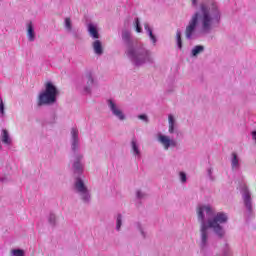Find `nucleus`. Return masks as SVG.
Wrapping results in <instances>:
<instances>
[{"mask_svg": "<svg viewBox=\"0 0 256 256\" xmlns=\"http://www.w3.org/2000/svg\"><path fill=\"white\" fill-rule=\"evenodd\" d=\"M140 232H141L142 237L145 239V237H146L145 236V231H143V228H141V227H140Z\"/></svg>", "mask_w": 256, "mask_h": 256, "instance_id": "33", "label": "nucleus"}, {"mask_svg": "<svg viewBox=\"0 0 256 256\" xmlns=\"http://www.w3.org/2000/svg\"><path fill=\"white\" fill-rule=\"evenodd\" d=\"M59 95V90L57 86L49 81L45 84V90L39 94L38 97V107L42 105H53L57 103V96Z\"/></svg>", "mask_w": 256, "mask_h": 256, "instance_id": "4", "label": "nucleus"}, {"mask_svg": "<svg viewBox=\"0 0 256 256\" xmlns=\"http://www.w3.org/2000/svg\"><path fill=\"white\" fill-rule=\"evenodd\" d=\"M122 41L126 47L125 54L134 67H143V65H147V63H154L151 50L145 48L142 43L133 42L131 32L128 30L122 31Z\"/></svg>", "mask_w": 256, "mask_h": 256, "instance_id": "3", "label": "nucleus"}, {"mask_svg": "<svg viewBox=\"0 0 256 256\" xmlns=\"http://www.w3.org/2000/svg\"><path fill=\"white\" fill-rule=\"evenodd\" d=\"M158 141L163 145L164 149H169V147H177V141L170 139L168 136L160 134Z\"/></svg>", "mask_w": 256, "mask_h": 256, "instance_id": "10", "label": "nucleus"}, {"mask_svg": "<svg viewBox=\"0 0 256 256\" xmlns=\"http://www.w3.org/2000/svg\"><path fill=\"white\" fill-rule=\"evenodd\" d=\"M52 117H53V119H55V117H56L55 114H52Z\"/></svg>", "mask_w": 256, "mask_h": 256, "instance_id": "36", "label": "nucleus"}, {"mask_svg": "<svg viewBox=\"0 0 256 256\" xmlns=\"http://www.w3.org/2000/svg\"><path fill=\"white\" fill-rule=\"evenodd\" d=\"M11 253H12V255L13 256H25V250H23V249H13L12 251H11Z\"/></svg>", "mask_w": 256, "mask_h": 256, "instance_id": "26", "label": "nucleus"}, {"mask_svg": "<svg viewBox=\"0 0 256 256\" xmlns=\"http://www.w3.org/2000/svg\"><path fill=\"white\" fill-rule=\"evenodd\" d=\"M65 29L66 31H72L73 30V24L71 23V18H65Z\"/></svg>", "mask_w": 256, "mask_h": 256, "instance_id": "25", "label": "nucleus"}, {"mask_svg": "<svg viewBox=\"0 0 256 256\" xmlns=\"http://www.w3.org/2000/svg\"><path fill=\"white\" fill-rule=\"evenodd\" d=\"M92 47L96 55H101L103 53V43H101L100 40H95Z\"/></svg>", "mask_w": 256, "mask_h": 256, "instance_id": "16", "label": "nucleus"}, {"mask_svg": "<svg viewBox=\"0 0 256 256\" xmlns=\"http://www.w3.org/2000/svg\"><path fill=\"white\" fill-rule=\"evenodd\" d=\"M179 175L181 183H187V174L185 172H180Z\"/></svg>", "mask_w": 256, "mask_h": 256, "instance_id": "29", "label": "nucleus"}, {"mask_svg": "<svg viewBox=\"0 0 256 256\" xmlns=\"http://www.w3.org/2000/svg\"><path fill=\"white\" fill-rule=\"evenodd\" d=\"M197 217L200 223V248L203 250L209 245V229H213L218 239L225 237L223 223L229 221L225 212L215 214V209L211 205H200L197 208Z\"/></svg>", "mask_w": 256, "mask_h": 256, "instance_id": "2", "label": "nucleus"}, {"mask_svg": "<svg viewBox=\"0 0 256 256\" xmlns=\"http://www.w3.org/2000/svg\"><path fill=\"white\" fill-rule=\"evenodd\" d=\"M138 119H141L142 121H145V123H148V121H149V117H147V114L139 115Z\"/></svg>", "mask_w": 256, "mask_h": 256, "instance_id": "32", "label": "nucleus"}, {"mask_svg": "<svg viewBox=\"0 0 256 256\" xmlns=\"http://www.w3.org/2000/svg\"><path fill=\"white\" fill-rule=\"evenodd\" d=\"M242 199L244 207H246L248 215H253V200H251V192L248 187L242 188Z\"/></svg>", "mask_w": 256, "mask_h": 256, "instance_id": "7", "label": "nucleus"}, {"mask_svg": "<svg viewBox=\"0 0 256 256\" xmlns=\"http://www.w3.org/2000/svg\"><path fill=\"white\" fill-rule=\"evenodd\" d=\"M71 135V150L73 151V153H77V151H79V130H77V128H72Z\"/></svg>", "mask_w": 256, "mask_h": 256, "instance_id": "11", "label": "nucleus"}, {"mask_svg": "<svg viewBox=\"0 0 256 256\" xmlns=\"http://www.w3.org/2000/svg\"><path fill=\"white\" fill-rule=\"evenodd\" d=\"M107 105L114 117H117L120 121H125V114L123 113V110L117 106V103L113 101L112 99L107 100Z\"/></svg>", "mask_w": 256, "mask_h": 256, "instance_id": "8", "label": "nucleus"}, {"mask_svg": "<svg viewBox=\"0 0 256 256\" xmlns=\"http://www.w3.org/2000/svg\"><path fill=\"white\" fill-rule=\"evenodd\" d=\"M207 173H208V177H209L210 181H215V177H213V169L208 168Z\"/></svg>", "mask_w": 256, "mask_h": 256, "instance_id": "31", "label": "nucleus"}, {"mask_svg": "<svg viewBox=\"0 0 256 256\" xmlns=\"http://www.w3.org/2000/svg\"><path fill=\"white\" fill-rule=\"evenodd\" d=\"M121 225H123V215L118 214L116 218V230L121 231Z\"/></svg>", "mask_w": 256, "mask_h": 256, "instance_id": "23", "label": "nucleus"}, {"mask_svg": "<svg viewBox=\"0 0 256 256\" xmlns=\"http://www.w3.org/2000/svg\"><path fill=\"white\" fill-rule=\"evenodd\" d=\"M48 223L51 225V227H55L57 225V216L55 215V213L49 214Z\"/></svg>", "mask_w": 256, "mask_h": 256, "instance_id": "22", "label": "nucleus"}, {"mask_svg": "<svg viewBox=\"0 0 256 256\" xmlns=\"http://www.w3.org/2000/svg\"><path fill=\"white\" fill-rule=\"evenodd\" d=\"M168 125H169V133L173 135V133L179 134V130L175 128V117L173 115L168 116Z\"/></svg>", "mask_w": 256, "mask_h": 256, "instance_id": "13", "label": "nucleus"}, {"mask_svg": "<svg viewBox=\"0 0 256 256\" xmlns=\"http://www.w3.org/2000/svg\"><path fill=\"white\" fill-rule=\"evenodd\" d=\"M0 117H5V103H3V98H0Z\"/></svg>", "mask_w": 256, "mask_h": 256, "instance_id": "28", "label": "nucleus"}, {"mask_svg": "<svg viewBox=\"0 0 256 256\" xmlns=\"http://www.w3.org/2000/svg\"><path fill=\"white\" fill-rule=\"evenodd\" d=\"M1 141L2 143H4V145H11L12 140L9 136V131H7V129H2Z\"/></svg>", "mask_w": 256, "mask_h": 256, "instance_id": "17", "label": "nucleus"}, {"mask_svg": "<svg viewBox=\"0 0 256 256\" xmlns=\"http://www.w3.org/2000/svg\"><path fill=\"white\" fill-rule=\"evenodd\" d=\"M192 5H193L194 7H197V0H192Z\"/></svg>", "mask_w": 256, "mask_h": 256, "instance_id": "34", "label": "nucleus"}, {"mask_svg": "<svg viewBox=\"0 0 256 256\" xmlns=\"http://www.w3.org/2000/svg\"><path fill=\"white\" fill-rule=\"evenodd\" d=\"M131 147L134 155L141 157V151L139 150V145L137 144V139L133 138L131 141Z\"/></svg>", "mask_w": 256, "mask_h": 256, "instance_id": "18", "label": "nucleus"}, {"mask_svg": "<svg viewBox=\"0 0 256 256\" xmlns=\"http://www.w3.org/2000/svg\"><path fill=\"white\" fill-rule=\"evenodd\" d=\"M0 181H2V182L5 181V178H1Z\"/></svg>", "mask_w": 256, "mask_h": 256, "instance_id": "35", "label": "nucleus"}, {"mask_svg": "<svg viewBox=\"0 0 256 256\" xmlns=\"http://www.w3.org/2000/svg\"><path fill=\"white\" fill-rule=\"evenodd\" d=\"M83 83H86L84 86V92L89 95L91 94V88L95 85V78H93V73L87 72L83 78Z\"/></svg>", "mask_w": 256, "mask_h": 256, "instance_id": "9", "label": "nucleus"}, {"mask_svg": "<svg viewBox=\"0 0 256 256\" xmlns=\"http://www.w3.org/2000/svg\"><path fill=\"white\" fill-rule=\"evenodd\" d=\"M176 43H177L178 49H183V40L181 39V30L180 29H178L176 31Z\"/></svg>", "mask_w": 256, "mask_h": 256, "instance_id": "21", "label": "nucleus"}, {"mask_svg": "<svg viewBox=\"0 0 256 256\" xmlns=\"http://www.w3.org/2000/svg\"><path fill=\"white\" fill-rule=\"evenodd\" d=\"M231 165L232 169H239V157L235 152L232 153Z\"/></svg>", "mask_w": 256, "mask_h": 256, "instance_id": "20", "label": "nucleus"}, {"mask_svg": "<svg viewBox=\"0 0 256 256\" xmlns=\"http://www.w3.org/2000/svg\"><path fill=\"white\" fill-rule=\"evenodd\" d=\"M144 29L148 36L150 37V40L152 41L153 45H157V36L153 34V29L149 26V23L144 24Z\"/></svg>", "mask_w": 256, "mask_h": 256, "instance_id": "15", "label": "nucleus"}, {"mask_svg": "<svg viewBox=\"0 0 256 256\" xmlns=\"http://www.w3.org/2000/svg\"><path fill=\"white\" fill-rule=\"evenodd\" d=\"M74 189L76 190V193H79L84 203H89L91 201V193H89V189L86 187L85 182H83L81 177H76Z\"/></svg>", "mask_w": 256, "mask_h": 256, "instance_id": "5", "label": "nucleus"}, {"mask_svg": "<svg viewBox=\"0 0 256 256\" xmlns=\"http://www.w3.org/2000/svg\"><path fill=\"white\" fill-rule=\"evenodd\" d=\"M85 170V164H83V155L75 154L74 161L72 164V171L76 177H81L83 171Z\"/></svg>", "mask_w": 256, "mask_h": 256, "instance_id": "6", "label": "nucleus"}, {"mask_svg": "<svg viewBox=\"0 0 256 256\" xmlns=\"http://www.w3.org/2000/svg\"><path fill=\"white\" fill-rule=\"evenodd\" d=\"M27 35L28 41H30V43H33V41H35V28L33 27V22H29L27 24Z\"/></svg>", "mask_w": 256, "mask_h": 256, "instance_id": "14", "label": "nucleus"}, {"mask_svg": "<svg viewBox=\"0 0 256 256\" xmlns=\"http://www.w3.org/2000/svg\"><path fill=\"white\" fill-rule=\"evenodd\" d=\"M87 29L92 39H99V30H97V27L93 23H89Z\"/></svg>", "mask_w": 256, "mask_h": 256, "instance_id": "12", "label": "nucleus"}, {"mask_svg": "<svg viewBox=\"0 0 256 256\" xmlns=\"http://www.w3.org/2000/svg\"><path fill=\"white\" fill-rule=\"evenodd\" d=\"M221 24V9L215 0H202L198 10L192 15L185 29V37L188 41L193 39L197 27L201 25L203 33H211L214 25Z\"/></svg>", "mask_w": 256, "mask_h": 256, "instance_id": "1", "label": "nucleus"}, {"mask_svg": "<svg viewBox=\"0 0 256 256\" xmlns=\"http://www.w3.org/2000/svg\"><path fill=\"white\" fill-rule=\"evenodd\" d=\"M136 197L137 199H145V197H147V194L143 193L141 190H138L136 192Z\"/></svg>", "mask_w": 256, "mask_h": 256, "instance_id": "30", "label": "nucleus"}, {"mask_svg": "<svg viewBox=\"0 0 256 256\" xmlns=\"http://www.w3.org/2000/svg\"><path fill=\"white\" fill-rule=\"evenodd\" d=\"M135 27H136L137 33L143 32V28H141V21L139 20V18H135Z\"/></svg>", "mask_w": 256, "mask_h": 256, "instance_id": "27", "label": "nucleus"}, {"mask_svg": "<svg viewBox=\"0 0 256 256\" xmlns=\"http://www.w3.org/2000/svg\"><path fill=\"white\" fill-rule=\"evenodd\" d=\"M203 51H205V47L202 45H197L192 49L191 55L192 57H197V55H199V53H203Z\"/></svg>", "mask_w": 256, "mask_h": 256, "instance_id": "19", "label": "nucleus"}, {"mask_svg": "<svg viewBox=\"0 0 256 256\" xmlns=\"http://www.w3.org/2000/svg\"><path fill=\"white\" fill-rule=\"evenodd\" d=\"M68 33H71L72 37L76 39L77 41L81 40V32L77 29H72V31H69Z\"/></svg>", "mask_w": 256, "mask_h": 256, "instance_id": "24", "label": "nucleus"}]
</instances>
